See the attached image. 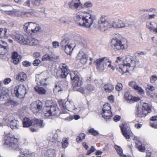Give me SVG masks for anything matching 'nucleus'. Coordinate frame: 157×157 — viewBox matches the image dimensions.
Masks as SVG:
<instances>
[{
  "instance_id": "obj_1",
  "label": "nucleus",
  "mask_w": 157,
  "mask_h": 157,
  "mask_svg": "<svg viewBox=\"0 0 157 157\" xmlns=\"http://www.w3.org/2000/svg\"><path fill=\"white\" fill-rule=\"evenodd\" d=\"M136 61L132 56L130 55L126 56L125 59L117 57L115 61L116 69L118 74L121 75L133 70L136 65Z\"/></svg>"
},
{
  "instance_id": "obj_2",
  "label": "nucleus",
  "mask_w": 157,
  "mask_h": 157,
  "mask_svg": "<svg viewBox=\"0 0 157 157\" xmlns=\"http://www.w3.org/2000/svg\"><path fill=\"white\" fill-rule=\"evenodd\" d=\"M94 16L87 11H80L77 13L75 21L80 26L90 28L93 23Z\"/></svg>"
},
{
  "instance_id": "obj_3",
  "label": "nucleus",
  "mask_w": 157,
  "mask_h": 157,
  "mask_svg": "<svg viewBox=\"0 0 157 157\" xmlns=\"http://www.w3.org/2000/svg\"><path fill=\"white\" fill-rule=\"evenodd\" d=\"M4 137V144L6 145L10 149H15L19 150V152L25 155H29V151L25 149H19L18 147V139L13 134L5 132Z\"/></svg>"
},
{
  "instance_id": "obj_4",
  "label": "nucleus",
  "mask_w": 157,
  "mask_h": 157,
  "mask_svg": "<svg viewBox=\"0 0 157 157\" xmlns=\"http://www.w3.org/2000/svg\"><path fill=\"white\" fill-rule=\"evenodd\" d=\"M60 67L61 71V75L62 78H66L69 73L73 86H78L82 84V79L80 77L78 72L76 71H72L70 72L68 67L65 64H61Z\"/></svg>"
},
{
  "instance_id": "obj_5",
  "label": "nucleus",
  "mask_w": 157,
  "mask_h": 157,
  "mask_svg": "<svg viewBox=\"0 0 157 157\" xmlns=\"http://www.w3.org/2000/svg\"><path fill=\"white\" fill-rule=\"evenodd\" d=\"M121 36L117 34L113 38L111 41V46L114 49H124L126 48L128 46L127 40L125 39L121 40Z\"/></svg>"
},
{
  "instance_id": "obj_6",
  "label": "nucleus",
  "mask_w": 157,
  "mask_h": 157,
  "mask_svg": "<svg viewBox=\"0 0 157 157\" xmlns=\"http://www.w3.org/2000/svg\"><path fill=\"white\" fill-rule=\"evenodd\" d=\"M24 28L25 32L29 34L37 33L41 30L39 24L32 22L25 23L24 25Z\"/></svg>"
},
{
  "instance_id": "obj_7",
  "label": "nucleus",
  "mask_w": 157,
  "mask_h": 157,
  "mask_svg": "<svg viewBox=\"0 0 157 157\" xmlns=\"http://www.w3.org/2000/svg\"><path fill=\"white\" fill-rule=\"evenodd\" d=\"M58 103L62 109L63 113H67L68 111H71L75 104L72 100L68 99L66 101L63 100H60L58 101Z\"/></svg>"
},
{
  "instance_id": "obj_8",
  "label": "nucleus",
  "mask_w": 157,
  "mask_h": 157,
  "mask_svg": "<svg viewBox=\"0 0 157 157\" xmlns=\"http://www.w3.org/2000/svg\"><path fill=\"white\" fill-rule=\"evenodd\" d=\"M111 21L106 19L105 16H102L98 21L97 27L101 31H105L108 28H112Z\"/></svg>"
},
{
  "instance_id": "obj_9",
  "label": "nucleus",
  "mask_w": 157,
  "mask_h": 157,
  "mask_svg": "<svg viewBox=\"0 0 157 157\" xmlns=\"http://www.w3.org/2000/svg\"><path fill=\"white\" fill-rule=\"evenodd\" d=\"M136 110L138 116L142 117L146 116L151 112V106L148 103H144L143 104L142 107L137 106Z\"/></svg>"
},
{
  "instance_id": "obj_10",
  "label": "nucleus",
  "mask_w": 157,
  "mask_h": 157,
  "mask_svg": "<svg viewBox=\"0 0 157 157\" xmlns=\"http://www.w3.org/2000/svg\"><path fill=\"white\" fill-rule=\"evenodd\" d=\"M29 108L34 113H42V103L39 101L32 102L29 105Z\"/></svg>"
},
{
  "instance_id": "obj_11",
  "label": "nucleus",
  "mask_w": 157,
  "mask_h": 157,
  "mask_svg": "<svg viewBox=\"0 0 157 157\" xmlns=\"http://www.w3.org/2000/svg\"><path fill=\"white\" fill-rule=\"evenodd\" d=\"M49 74L48 72L44 71L36 76V81L38 85H44L46 84V81L48 78Z\"/></svg>"
},
{
  "instance_id": "obj_12",
  "label": "nucleus",
  "mask_w": 157,
  "mask_h": 157,
  "mask_svg": "<svg viewBox=\"0 0 157 157\" xmlns=\"http://www.w3.org/2000/svg\"><path fill=\"white\" fill-rule=\"evenodd\" d=\"M110 105L109 103L105 104L102 108L101 114L102 117L106 119H110L112 117Z\"/></svg>"
},
{
  "instance_id": "obj_13",
  "label": "nucleus",
  "mask_w": 157,
  "mask_h": 157,
  "mask_svg": "<svg viewBox=\"0 0 157 157\" xmlns=\"http://www.w3.org/2000/svg\"><path fill=\"white\" fill-rule=\"evenodd\" d=\"M52 102L50 101H47L45 102V106L48 108V111H50L54 116L56 115L59 112V109L56 103H53L51 105L48 104H51Z\"/></svg>"
},
{
  "instance_id": "obj_14",
  "label": "nucleus",
  "mask_w": 157,
  "mask_h": 157,
  "mask_svg": "<svg viewBox=\"0 0 157 157\" xmlns=\"http://www.w3.org/2000/svg\"><path fill=\"white\" fill-rule=\"evenodd\" d=\"M111 22L112 28H113L123 29L131 26V25L128 23L126 24L123 20L120 19H116Z\"/></svg>"
},
{
  "instance_id": "obj_15",
  "label": "nucleus",
  "mask_w": 157,
  "mask_h": 157,
  "mask_svg": "<svg viewBox=\"0 0 157 157\" xmlns=\"http://www.w3.org/2000/svg\"><path fill=\"white\" fill-rule=\"evenodd\" d=\"M65 3L70 9L72 10L78 9L82 5L80 0H70L66 2Z\"/></svg>"
},
{
  "instance_id": "obj_16",
  "label": "nucleus",
  "mask_w": 157,
  "mask_h": 157,
  "mask_svg": "<svg viewBox=\"0 0 157 157\" xmlns=\"http://www.w3.org/2000/svg\"><path fill=\"white\" fill-rule=\"evenodd\" d=\"M128 84L132 88L137 91L139 94L140 95L144 94V90L139 86L138 83L135 81H131L128 82Z\"/></svg>"
},
{
  "instance_id": "obj_17",
  "label": "nucleus",
  "mask_w": 157,
  "mask_h": 157,
  "mask_svg": "<svg viewBox=\"0 0 157 157\" xmlns=\"http://www.w3.org/2000/svg\"><path fill=\"white\" fill-rule=\"evenodd\" d=\"M106 59L105 57H102L98 59L95 61L97 69L100 71H102L105 69V60Z\"/></svg>"
},
{
  "instance_id": "obj_18",
  "label": "nucleus",
  "mask_w": 157,
  "mask_h": 157,
  "mask_svg": "<svg viewBox=\"0 0 157 157\" xmlns=\"http://www.w3.org/2000/svg\"><path fill=\"white\" fill-rule=\"evenodd\" d=\"M47 0H27L24 3L23 5L28 7H31L32 6H39L41 1H45Z\"/></svg>"
},
{
  "instance_id": "obj_19",
  "label": "nucleus",
  "mask_w": 157,
  "mask_h": 157,
  "mask_svg": "<svg viewBox=\"0 0 157 157\" xmlns=\"http://www.w3.org/2000/svg\"><path fill=\"white\" fill-rule=\"evenodd\" d=\"M76 59L77 60H79L81 63L85 64L87 62L88 57L84 52L82 51H81L77 55Z\"/></svg>"
},
{
  "instance_id": "obj_20",
  "label": "nucleus",
  "mask_w": 157,
  "mask_h": 157,
  "mask_svg": "<svg viewBox=\"0 0 157 157\" xmlns=\"http://www.w3.org/2000/svg\"><path fill=\"white\" fill-rule=\"evenodd\" d=\"M14 94L15 96L17 98L23 97L24 94V87L21 86H17L14 88Z\"/></svg>"
},
{
  "instance_id": "obj_21",
  "label": "nucleus",
  "mask_w": 157,
  "mask_h": 157,
  "mask_svg": "<svg viewBox=\"0 0 157 157\" xmlns=\"http://www.w3.org/2000/svg\"><path fill=\"white\" fill-rule=\"evenodd\" d=\"M124 98L129 103L137 102L140 100V98L139 97L133 96L132 95L127 93L125 94Z\"/></svg>"
},
{
  "instance_id": "obj_22",
  "label": "nucleus",
  "mask_w": 157,
  "mask_h": 157,
  "mask_svg": "<svg viewBox=\"0 0 157 157\" xmlns=\"http://www.w3.org/2000/svg\"><path fill=\"white\" fill-rule=\"evenodd\" d=\"M126 125L125 124H122L120 126L121 128L122 133L127 139H129L130 136L131 135V131L129 130V128H126Z\"/></svg>"
},
{
  "instance_id": "obj_23",
  "label": "nucleus",
  "mask_w": 157,
  "mask_h": 157,
  "mask_svg": "<svg viewBox=\"0 0 157 157\" xmlns=\"http://www.w3.org/2000/svg\"><path fill=\"white\" fill-rule=\"evenodd\" d=\"M39 44V41L36 39L32 38L31 37H27V41L25 42V45H28L30 46H35Z\"/></svg>"
},
{
  "instance_id": "obj_24",
  "label": "nucleus",
  "mask_w": 157,
  "mask_h": 157,
  "mask_svg": "<svg viewBox=\"0 0 157 157\" xmlns=\"http://www.w3.org/2000/svg\"><path fill=\"white\" fill-rule=\"evenodd\" d=\"M55 155V151L53 149H49L45 151L42 156L43 157H54Z\"/></svg>"
},
{
  "instance_id": "obj_25",
  "label": "nucleus",
  "mask_w": 157,
  "mask_h": 157,
  "mask_svg": "<svg viewBox=\"0 0 157 157\" xmlns=\"http://www.w3.org/2000/svg\"><path fill=\"white\" fill-rule=\"evenodd\" d=\"M58 137L57 134L56 133L49 134L47 137V140L49 141L50 144H52V143L53 144L56 142Z\"/></svg>"
},
{
  "instance_id": "obj_26",
  "label": "nucleus",
  "mask_w": 157,
  "mask_h": 157,
  "mask_svg": "<svg viewBox=\"0 0 157 157\" xmlns=\"http://www.w3.org/2000/svg\"><path fill=\"white\" fill-rule=\"evenodd\" d=\"M57 59V57L54 55L45 54L42 57V61H54Z\"/></svg>"
},
{
  "instance_id": "obj_27",
  "label": "nucleus",
  "mask_w": 157,
  "mask_h": 157,
  "mask_svg": "<svg viewBox=\"0 0 157 157\" xmlns=\"http://www.w3.org/2000/svg\"><path fill=\"white\" fill-rule=\"evenodd\" d=\"M75 47V45H74L71 43L69 45H65V52L68 55H70L72 52L74 48Z\"/></svg>"
},
{
  "instance_id": "obj_28",
  "label": "nucleus",
  "mask_w": 157,
  "mask_h": 157,
  "mask_svg": "<svg viewBox=\"0 0 157 157\" xmlns=\"http://www.w3.org/2000/svg\"><path fill=\"white\" fill-rule=\"evenodd\" d=\"M13 62L15 64H17L21 60V57L20 55L16 52H13L12 56Z\"/></svg>"
},
{
  "instance_id": "obj_29",
  "label": "nucleus",
  "mask_w": 157,
  "mask_h": 157,
  "mask_svg": "<svg viewBox=\"0 0 157 157\" xmlns=\"http://www.w3.org/2000/svg\"><path fill=\"white\" fill-rule=\"evenodd\" d=\"M33 126L43 128L45 126V123L43 121L38 119L33 120Z\"/></svg>"
},
{
  "instance_id": "obj_30",
  "label": "nucleus",
  "mask_w": 157,
  "mask_h": 157,
  "mask_svg": "<svg viewBox=\"0 0 157 157\" xmlns=\"http://www.w3.org/2000/svg\"><path fill=\"white\" fill-rule=\"evenodd\" d=\"M10 125V128L13 129H19L21 126L19 122L14 119Z\"/></svg>"
},
{
  "instance_id": "obj_31",
  "label": "nucleus",
  "mask_w": 157,
  "mask_h": 157,
  "mask_svg": "<svg viewBox=\"0 0 157 157\" xmlns=\"http://www.w3.org/2000/svg\"><path fill=\"white\" fill-rule=\"evenodd\" d=\"M33 120L32 121L27 117L24 118L23 121V126L24 127H29L30 125L33 126Z\"/></svg>"
},
{
  "instance_id": "obj_32",
  "label": "nucleus",
  "mask_w": 157,
  "mask_h": 157,
  "mask_svg": "<svg viewBox=\"0 0 157 157\" xmlns=\"http://www.w3.org/2000/svg\"><path fill=\"white\" fill-rule=\"evenodd\" d=\"M103 89L105 91L108 93H110L114 90V87L113 85L111 84H105L103 87Z\"/></svg>"
},
{
  "instance_id": "obj_33",
  "label": "nucleus",
  "mask_w": 157,
  "mask_h": 157,
  "mask_svg": "<svg viewBox=\"0 0 157 157\" xmlns=\"http://www.w3.org/2000/svg\"><path fill=\"white\" fill-rule=\"evenodd\" d=\"M14 119V117L13 115H8L4 118L3 122L4 124H7L10 125Z\"/></svg>"
},
{
  "instance_id": "obj_34",
  "label": "nucleus",
  "mask_w": 157,
  "mask_h": 157,
  "mask_svg": "<svg viewBox=\"0 0 157 157\" xmlns=\"http://www.w3.org/2000/svg\"><path fill=\"white\" fill-rule=\"evenodd\" d=\"M4 12L6 14L10 16H19L20 15L19 11L14 9L11 10H5Z\"/></svg>"
},
{
  "instance_id": "obj_35",
  "label": "nucleus",
  "mask_w": 157,
  "mask_h": 157,
  "mask_svg": "<svg viewBox=\"0 0 157 157\" xmlns=\"http://www.w3.org/2000/svg\"><path fill=\"white\" fill-rule=\"evenodd\" d=\"M27 78V75L24 72L19 73L16 76L17 80L21 82L25 81L26 79Z\"/></svg>"
},
{
  "instance_id": "obj_36",
  "label": "nucleus",
  "mask_w": 157,
  "mask_h": 157,
  "mask_svg": "<svg viewBox=\"0 0 157 157\" xmlns=\"http://www.w3.org/2000/svg\"><path fill=\"white\" fill-rule=\"evenodd\" d=\"M7 45V43L3 40H0V54L3 55L4 52H3V51L5 52L6 49Z\"/></svg>"
},
{
  "instance_id": "obj_37",
  "label": "nucleus",
  "mask_w": 157,
  "mask_h": 157,
  "mask_svg": "<svg viewBox=\"0 0 157 157\" xmlns=\"http://www.w3.org/2000/svg\"><path fill=\"white\" fill-rule=\"evenodd\" d=\"M114 148L116 151L117 153L119 155L120 157H128L126 155L123 154V150L120 146L115 145Z\"/></svg>"
},
{
  "instance_id": "obj_38",
  "label": "nucleus",
  "mask_w": 157,
  "mask_h": 157,
  "mask_svg": "<svg viewBox=\"0 0 157 157\" xmlns=\"http://www.w3.org/2000/svg\"><path fill=\"white\" fill-rule=\"evenodd\" d=\"M35 91L39 94H44L46 93V90L42 87L36 86L34 88Z\"/></svg>"
},
{
  "instance_id": "obj_39",
  "label": "nucleus",
  "mask_w": 157,
  "mask_h": 157,
  "mask_svg": "<svg viewBox=\"0 0 157 157\" xmlns=\"http://www.w3.org/2000/svg\"><path fill=\"white\" fill-rule=\"evenodd\" d=\"M13 37L15 39V40L18 43L21 44L25 45V41H24V42L22 41V35L16 33L15 36H13Z\"/></svg>"
},
{
  "instance_id": "obj_40",
  "label": "nucleus",
  "mask_w": 157,
  "mask_h": 157,
  "mask_svg": "<svg viewBox=\"0 0 157 157\" xmlns=\"http://www.w3.org/2000/svg\"><path fill=\"white\" fill-rule=\"evenodd\" d=\"M42 112L44 114L45 118H50L51 117L54 116L50 111H48V108L45 106L42 110Z\"/></svg>"
},
{
  "instance_id": "obj_41",
  "label": "nucleus",
  "mask_w": 157,
  "mask_h": 157,
  "mask_svg": "<svg viewBox=\"0 0 157 157\" xmlns=\"http://www.w3.org/2000/svg\"><path fill=\"white\" fill-rule=\"evenodd\" d=\"M136 147L138 148L139 150L141 152H144L145 151V148L144 146L142 144L141 142L139 140L135 142Z\"/></svg>"
},
{
  "instance_id": "obj_42",
  "label": "nucleus",
  "mask_w": 157,
  "mask_h": 157,
  "mask_svg": "<svg viewBox=\"0 0 157 157\" xmlns=\"http://www.w3.org/2000/svg\"><path fill=\"white\" fill-rule=\"evenodd\" d=\"M69 38L65 36H63L62 38L60 44L62 46H65V45H69Z\"/></svg>"
},
{
  "instance_id": "obj_43",
  "label": "nucleus",
  "mask_w": 157,
  "mask_h": 157,
  "mask_svg": "<svg viewBox=\"0 0 157 157\" xmlns=\"http://www.w3.org/2000/svg\"><path fill=\"white\" fill-rule=\"evenodd\" d=\"M156 26H157V24L154 22H148L146 24L147 27L151 32H153L155 27Z\"/></svg>"
},
{
  "instance_id": "obj_44",
  "label": "nucleus",
  "mask_w": 157,
  "mask_h": 157,
  "mask_svg": "<svg viewBox=\"0 0 157 157\" xmlns=\"http://www.w3.org/2000/svg\"><path fill=\"white\" fill-rule=\"evenodd\" d=\"M93 6V4L90 1H87L85 2L83 5L81 6L82 9L85 8H91Z\"/></svg>"
},
{
  "instance_id": "obj_45",
  "label": "nucleus",
  "mask_w": 157,
  "mask_h": 157,
  "mask_svg": "<svg viewBox=\"0 0 157 157\" xmlns=\"http://www.w3.org/2000/svg\"><path fill=\"white\" fill-rule=\"evenodd\" d=\"M81 110V108L78 105L75 104L73 106V108L71 111L74 113H78Z\"/></svg>"
},
{
  "instance_id": "obj_46",
  "label": "nucleus",
  "mask_w": 157,
  "mask_h": 157,
  "mask_svg": "<svg viewBox=\"0 0 157 157\" xmlns=\"http://www.w3.org/2000/svg\"><path fill=\"white\" fill-rule=\"evenodd\" d=\"M105 65H107L109 68H111L113 71L114 70L115 67L112 65V61L111 60L106 58V59L105 60Z\"/></svg>"
},
{
  "instance_id": "obj_47",
  "label": "nucleus",
  "mask_w": 157,
  "mask_h": 157,
  "mask_svg": "<svg viewBox=\"0 0 157 157\" xmlns=\"http://www.w3.org/2000/svg\"><path fill=\"white\" fill-rule=\"evenodd\" d=\"M86 135L83 133L79 134L77 137L76 140L78 143L81 142L83 140L85 139Z\"/></svg>"
},
{
  "instance_id": "obj_48",
  "label": "nucleus",
  "mask_w": 157,
  "mask_h": 157,
  "mask_svg": "<svg viewBox=\"0 0 157 157\" xmlns=\"http://www.w3.org/2000/svg\"><path fill=\"white\" fill-rule=\"evenodd\" d=\"M68 139L66 138H63L62 140V146L63 148H65L68 145Z\"/></svg>"
},
{
  "instance_id": "obj_49",
  "label": "nucleus",
  "mask_w": 157,
  "mask_h": 157,
  "mask_svg": "<svg viewBox=\"0 0 157 157\" xmlns=\"http://www.w3.org/2000/svg\"><path fill=\"white\" fill-rule=\"evenodd\" d=\"M74 39L79 44H81L82 43V38L80 35L78 34L75 35L74 36Z\"/></svg>"
},
{
  "instance_id": "obj_50",
  "label": "nucleus",
  "mask_w": 157,
  "mask_h": 157,
  "mask_svg": "<svg viewBox=\"0 0 157 157\" xmlns=\"http://www.w3.org/2000/svg\"><path fill=\"white\" fill-rule=\"evenodd\" d=\"M8 91L6 88H3L0 89V100L2 96L8 94Z\"/></svg>"
},
{
  "instance_id": "obj_51",
  "label": "nucleus",
  "mask_w": 157,
  "mask_h": 157,
  "mask_svg": "<svg viewBox=\"0 0 157 157\" xmlns=\"http://www.w3.org/2000/svg\"><path fill=\"white\" fill-rule=\"evenodd\" d=\"M91 134L94 136H96L99 134V132L97 131L94 130V128H92L89 130L88 134Z\"/></svg>"
},
{
  "instance_id": "obj_52",
  "label": "nucleus",
  "mask_w": 157,
  "mask_h": 157,
  "mask_svg": "<svg viewBox=\"0 0 157 157\" xmlns=\"http://www.w3.org/2000/svg\"><path fill=\"white\" fill-rule=\"evenodd\" d=\"M86 90L88 93L91 92L94 90V87L91 84H89L86 86Z\"/></svg>"
},
{
  "instance_id": "obj_53",
  "label": "nucleus",
  "mask_w": 157,
  "mask_h": 157,
  "mask_svg": "<svg viewBox=\"0 0 157 157\" xmlns=\"http://www.w3.org/2000/svg\"><path fill=\"white\" fill-rule=\"evenodd\" d=\"M14 101L10 99H8L6 100L5 104L6 106H11L14 104Z\"/></svg>"
},
{
  "instance_id": "obj_54",
  "label": "nucleus",
  "mask_w": 157,
  "mask_h": 157,
  "mask_svg": "<svg viewBox=\"0 0 157 157\" xmlns=\"http://www.w3.org/2000/svg\"><path fill=\"white\" fill-rule=\"evenodd\" d=\"M78 91L82 94L88 93V92L86 90V87L85 88H83V87L80 88L79 89Z\"/></svg>"
},
{
  "instance_id": "obj_55",
  "label": "nucleus",
  "mask_w": 157,
  "mask_h": 157,
  "mask_svg": "<svg viewBox=\"0 0 157 157\" xmlns=\"http://www.w3.org/2000/svg\"><path fill=\"white\" fill-rule=\"evenodd\" d=\"M122 85L121 83H118L117 84L115 89L117 91H119L122 89Z\"/></svg>"
},
{
  "instance_id": "obj_56",
  "label": "nucleus",
  "mask_w": 157,
  "mask_h": 157,
  "mask_svg": "<svg viewBox=\"0 0 157 157\" xmlns=\"http://www.w3.org/2000/svg\"><path fill=\"white\" fill-rule=\"evenodd\" d=\"M157 80V76L156 75H153L150 78V82L151 83H154Z\"/></svg>"
},
{
  "instance_id": "obj_57",
  "label": "nucleus",
  "mask_w": 157,
  "mask_h": 157,
  "mask_svg": "<svg viewBox=\"0 0 157 157\" xmlns=\"http://www.w3.org/2000/svg\"><path fill=\"white\" fill-rule=\"evenodd\" d=\"M146 89H147L151 91H153L155 90V88L152 85L148 84L147 86Z\"/></svg>"
},
{
  "instance_id": "obj_58",
  "label": "nucleus",
  "mask_w": 157,
  "mask_h": 157,
  "mask_svg": "<svg viewBox=\"0 0 157 157\" xmlns=\"http://www.w3.org/2000/svg\"><path fill=\"white\" fill-rule=\"evenodd\" d=\"M41 61L39 59H36L33 62V65L35 66H38L40 63Z\"/></svg>"
},
{
  "instance_id": "obj_59",
  "label": "nucleus",
  "mask_w": 157,
  "mask_h": 157,
  "mask_svg": "<svg viewBox=\"0 0 157 157\" xmlns=\"http://www.w3.org/2000/svg\"><path fill=\"white\" fill-rule=\"evenodd\" d=\"M52 45L53 47L54 48H57L59 47V42L57 41H55L52 42Z\"/></svg>"
},
{
  "instance_id": "obj_60",
  "label": "nucleus",
  "mask_w": 157,
  "mask_h": 157,
  "mask_svg": "<svg viewBox=\"0 0 157 157\" xmlns=\"http://www.w3.org/2000/svg\"><path fill=\"white\" fill-rule=\"evenodd\" d=\"M31 63L27 61H24L23 62V65L26 67H28L31 65Z\"/></svg>"
},
{
  "instance_id": "obj_61",
  "label": "nucleus",
  "mask_w": 157,
  "mask_h": 157,
  "mask_svg": "<svg viewBox=\"0 0 157 157\" xmlns=\"http://www.w3.org/2000/svg\"><path fill=\"white\" fill-rule=\"evenodd\" d=\"M11 81L10 78H7L4 79L3 81V82L5 85H7L10 83Z\"/></svg>"
},
{
  "instance_id": "obj_62",
  "label": "nucleus",
  "mask_w": 157,
  "mask_h": 157,
  "mask_svg": "<svg viewBox=\"0 0 157 157\" xmlns=\"http://www.w3.org/2000/svg\"><path fill=\"white\" fill-rule=\"evenodd\" d=\"M61 90V89L60 87L57 86H56L54 89V91L55 92L57 93L59 92Z\"/></svg>"
},
{
  "instance_id": "obj_63",
  "label": "nucleus",
  "mask_w": 157,
  "mask_h": 157,
  "mask_svg": "<svg viewBox=\"0 0 157 157\" xmlns=\"http://www.w3.org/2000/svg\"><path fill=\"white\" fill-rule=\"evenodd\" d=\"M41 55L39 52H36L34 53L33 54V56L35 58H38Z\"/></svg>"
},
{
  "instance_id": "obj_64",
  "label": "nucleus",
  "mask_w": 157,
  "mask_h": 157,
  "mask_svg": "<svg viewBox=\"0 0 157 157\" xmlns=\"http://www.w3.org/2000/svg\"><path fill=\"white\" fill-rule=\"evenodd\" d=\"M30 129L32 132H35L37 131L38 128L37 127L32 126V127L30 128Z\"/></svg>"
}]
</instances>
